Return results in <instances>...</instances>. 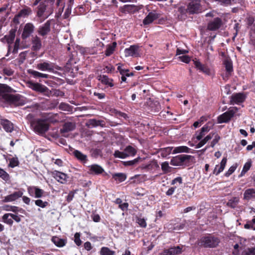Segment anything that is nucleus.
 <instances>
[{
    "mask_svg": "<svg viewBox=\"0 0 255 255\" xmlns=\"http://www.w3.org/2000/svg\"><path fill=\"white\" fill-rule=\"evenodd\" d=\"M44 193V190L35 186V192H34V197L35 198H41L43 196Z\"/></svg>",
    "mask_w": 255,
    "mask_h": 255,
    "instance_id": "nucleus-47",
    "label": "nucleus"
},
{
    "mask_svg": "<svg viewBox=\"0 0 255 255\" xmlns=\"http://www.w3.org/2000/svg\"><path fill=\"white\" fill-rule=\"evenodd\" d=\"M68 147L69 148H66V150L68 151L69 153L72 152L76 158H77L78 159L82 161L86 162L87 160V156L86 155L83 154L80 151L77 150H74L69 145H68Z\"/></svg>",
    "mask_w": 255,
    "mask_h": 255,
    "instance_id": "nucleus-18",
    "label": "nucleus"
},
{
    "mask_svg": "<svg viewBox=\"0 0 255 255\" xmlns=\"http://www.w3.org/2000/svg\"><path fill=\"white\" fill-rule=\"evenodd\" d=\"M255 218L253 219L251 221H248L247 223L244 225V228L246 229H252L255 230Z\"/></svg>",
    "mask_w": 255,
    "mask_h": 255,
    "instance_id": "nucleus-45",
    "label": "nucleus"
},
{
    "mask_svg": "<svg viewBox=\"0 0 255 255\" xmlns=\"http://www.w3.org/2000/svg\"><path fill=\"white\" fill-rule=\"evenodd\" d=\"M46 10V5L43 4H40L38 6L37 15L38 17H41Z\"/></svg>",
    "mask_w": 255,
    "mask_h": 255,
    "instance_id": "nucleus-48",
    "label": "nucleus"
},
{
    "mask_svg": "<svg viewBox=\"0 0 255 255\" xmlns=\"http://www.w3.org/2000/svg\"><path fill=\"white\" fill-rule=\"evenodd\" d=\"M20 45V39L19 38H17L14 42V48L12 51L13 53H17L18 52V50L19 48Z\"/></svg>",
    "mask_w": 255,
    "mask_h": 255,
    "instance_id": "nucleus-54",
    "label": "nucleus"
},
{
    "mask_svg": "<svg viewBox=\"0 0 255 255\" xmlns=\"http://www.w3.org/2000/svg\"><path fill=\"white\" fill-rule=\"evenodd\" d=\"M182 253V248L179 246L164 250L160 255H178Z\"/></svg>",
    "mask_w": 255,
    "mask_h": 255,
    "instance_id": "nucleus-15",
    "label": "nucleus"
},
{
    "mask_svg": "<svg viewBox=\"0 0 255 255\" xmlns=\"http://www.w3.org/2000/svg\"><path fill=\"white\" fill-rule=\"evenodd\" d=\"M90 174H100L102 173L104 170L98 164H93L89 166Z\"/></svg>",
    "mask_w": 255,
    "mask_h": 255,
    "instance_id": "nucleus-27",
    "label": "nucleus"
},
{
    "mask_svg": "<svg viewBox=\"0 0 255 255\" xmlns=\"http://www.w3.org/2000/svg\"><path fill=\"white\" fill-rule=\"evenodd\" d=\"M222 24V20L220 18L217 17L208 23V29L210 30L214 31L219 28Z\"/></svg>",
    "mask_w": 255,
    "mask_h": 255,
    "instance_id": "nucleus-16",
    "label": "nucleus"
},
{
    "mask_svg": "<svg viewBox=\"0 0 255 255\" xmlns=\"http://www.w3.org/2000/svg\"><path fill=\"white\" fill-rule=\"evenodd\" d=\"M28 74L32 75L34 78H48L49 75L46 74L42 73L37 71H35L32 69H28L27 70Z\"/></svg>",
    "mask_w": 255,
    "mask_h": 255,
    "instance_id": "nucleus-30",
    "label": "nucleus"
},
{
    "mask_svg": "<svg viewBox=\"0 0 255 255\" xmlns=\"http://www.w3.org/2000/svg\"><path fill=\"white\" fill-rule=\"evenodd\" d=\"M187 11L191 14L198 13L201 11V6L199 1H192L188 5Z\"/></svg>",
    "mask_w": 255,
    "mask_h": 255,
    "instance_id": "nucleus-11",
    "label": "nucleus"
},
{
    "mask_svg": "<svg viewBox=\"0 0 255 255\" xmlns=\"http://www.w3.org/2000/svg\"><path fill=\"white\" fill-rule=\"evenodd\" d=\"M220 137L217 133H210L207 135L203 139L201 140L199 143H206L212 139L211 143H216L219 142Z\"/></svg>",
    "mask_w": 255,
    "mask_h": 255,
    "instance_id": "nucleus-14",
    "label": "nucleus"
},
{
    "mask_svg": "<svg viewBox=\"0 0 255 255\" xmlns=\"http://www.w3.org/2000/svg\"><path fill=\"white\" fill-rule=\"evenodd\" d=\"M178 58L182 62H185L186 63H188L191 60L190 58L188 56L184 55L179 56Z\"/></svg>",
    "mask_w": 255,
    "mask_h": 255,
    "instance_id": "nucleus-57",
    "label": "nucleus"
},
{
    "mask_svg": "<svg viewBox=\"0 0 255 255\" xmlns=\"http://www.w3.org/2000/svg\"><path fill=\"white\" fill-rule=\"evenodd\" d=\"M170 167L167 162H164L161 164V169L165 172L167 173L170 171Z\"/></svg>",
    "mask_w": 255,
    "mask_h": 255,
    "instance_id": "nucleus-53",
    "label": "nucleus"
},
{
    "mask_svg": "<svg viewBox=\"0 0 255 255\" xmlns=\"http://www.w3.org/2000/svg\"><path fill=\"white\" fill-rule=\"evenodd\" d=\"M90 153L92 157L97 158L102 155V150L99 147H93L90 149Z\"/></svg>",
    "mask_w": 255,
    "mask_h": 255,
    "instance_id": "nucleus-37",
    "label": "nucleus"
},
{
    "mask_svg": "<svg viewBox=\"0 0 255 255\" xmlns=\"http://www.w3.org/2000/svg\"><path fill=\"white\" fill-rule=\"evenodd\" d=\"M237 167V165H234L231 166L229 170L226 172L225 176L228 177L231 175L235 171Z\"/></svg>",
    "mask_w": 255,
    "mask_h": 255,
    "instance_id": "nucleus-56",
    "label": "nucleus"
},
{
    "mask_svg": "<svg viewBox=\"0 0 255 255\" xmlns=\"http://www.w3.org/2000/svg\"><path fill=\"white\" fill-rule=\"evenodd\" d=\"M27 86L33 90L44 93V94L47 96H49L51 92L47 87L38 83H33L31 81H28L27 82Z\"/></svg>",
    "mask_w": 255,
    "mask_h": 255,
    "instance_id": "nucleus-4",
    "label": "nucleus"
},
{
    "mask_svg": "<svg viewBox=\"0 0 255 255\" xmlns=\"http://www.w3.org/2000/svg\"><path fill=\"white\" fill-rule=\"evenodd\" d=\"M34 29V26L31 23H26L23 28V30L21 35L23 39H25L32 34Z\"/></svg>",
    "mask_w": 255,
    "mask_h": 255,
    "instance_id": "nucleus-13",
    "label": "nucleus"
},
{
    "mask_svg": "<svg viewBox=\"0 0 255 255\" xmlns=\"http://www.w3.org/2000/svg\"><path fill=\"white\" fill-rule=\"evenodd\" d=\"M191 156L188 155H180L171 160L170 163L172 165L178 166L182 164L186 160H189Z\"/></svg>",
    "mask_w": 255,
    "mask_h": 255,
    "instance_id": "nucleus-12",
    "label": "nucleus"
},
{
    "mask_svg": "<svg viewBox=\"0 0 255 255\" xmlns=\"http://www.w3.org/2000/svg\"><path fill=\"white\" fill-rule=\"evenodd\" d=\"M16 31V29H11L9 31L8 34L4 36V38L8 44H11L14 40Z\"/></svg>",
    "mask_w": 255,
    "mask_h": 255,
    "instance_id": "nucleus-32",
    "label": "nucleus"
},
{
    "mask_svg": "<svg viewBox=\"0 0 255 255\" xmlns=\"http://www.w3.org/2000/svg\"><path fill=\"white\" fill-rule=\"evenodd\" d=\"M244 200L250 201L255 199V188H249L244 193Z\"/></svg>",
    "mask_w": 255,
    "mask_h": 255,
    "instance_id": "nucleus-24",
    "label": "nucleus"
},
{
    "mask_svg": "<svg viewBox=\"0 0 255 255\" xmlns=\"http://www.w3.org/2000/svg\"><path fill=\"white\" fill-rule=\"evenodd\" d=\"M115 254V251L111 250L108 247H102L100 251L101 255H114Z\"/></svg>",
    "mask_w": 255,
    "mask_h": 255,
    "instance_id": "nucleus-42",
    "label": "nucleus"
},
{
    "mask_svg": "<svg viewBox=\"0 0 255 255\" xmlns=\"http://www.w3.org/2000/svg\"><path fill=\"white\" fill-rule=\"evenodd\" d=\"M224 65L227 72V77H228L233 71L232 63L230 60H226L224 61Z\"/></svg>",
    "mask_w": 255,
    "mask_h": 255,
    "instance_id": "nucleus-40",
    "label": "nucleus"
},
{
    "mask_svg": "<svg viewBox=\"0 0 255 255\" xmlns=\"http://www.w3.org/2000/svg\"><path fill=\"white\" fill-rule=\"evenodd\" d=\"M227 157H224L222 159V160L220 163V164L217 165L215 166V169L213 171V173L214 174L217 175L219 173H220L221 172H222L225 167L226 164L227 163Z\"/></svg>",
    "mask_w": 255,
    "mask_h": 255,
    "instance_id": "nucleus-25",
    "label": "nucleus"
},
{
    "mask_svg": "<svg viewBox=\"0 0 255 255\" xmlns=\"http://www.w3.org/2000/svg\"><path fill=\"white\" fill-rule=\"evenodd\" d=\"M242 255H254L252 248H248L245 250L242 253Z\"/></svg>",
    "mask_w": 255,
    "mask_h": 255,
    "instance_id": "nucleus-60",
    "label": "nucleus"
},
{
    "mask_svg": "<svg viewBox=\"0 0 255 255\" xmlns=\"http://www.w3.org/2000/svg\"><path fill=\"white\" fill-rule=\"evenodd\" d=\"M99 80L104 84L108 85L110 87L114 86V84L112 83V79L109 78L107 76L100 75L99 77Z\"/></svg>",
    "mask_w": 255,
    "mask_h": 255,
    "instance_id": "nucleus-35",
    "label": "nucleus"
},
{
    "mask_svg": "<svg viewBox=\"0 0 255 255\" xmlns=\"http://www.w3.org/2000/svg\"><path fill=\"white\" fill-rule=\"evenodd\" d=\"M54 178L59 182L64 184L67 182V175L62 172L54 171L53 173Z\"/></svg>",
    "mask_w": 255,
    "mask_h": 255,
    "instance_id": "nucleus-20",
    "label": "nucleus"
},
{
    "mask_svg": "<svg viewBox=\"0 0 255 255\" xmlns=\"http://www.w3.org/2000/svg\"><path fill=\"white\" fill-rule=\"evenodd\" d=\"M209 125V123L204 126L200 131H197L196 132L195 136L193 137L194 142H197L198 141H200L203 136L210 130L211 127Z\"/></svg>",
    "mask_w": 255,
    "mask_h": 255,
    "instance_id": "nucleus-8",
    "label": "nucleus"
},
{
    "mask_svg": "<svg viewBox=\"0 0 255 255\" xmlns=\"http://www.w3.org/2000/svg\"><path fill=\"white\" fill-rule=\"evenodd\" d=\"M240 199L238 197H234L229 200L227 206L232 208H235L239 203Z\"/></svg>",
    "mask_w": 255,
    "mask_h": 255,
    "instance_id": "nucleus-36",
    "label": "nucleus"
},
{
    "mask_svg": "<svg viewBox=\"0 0 255 255\" xmlns=\"http://www.w3.org/2000/svg\"><path fill=\"white\" fill-rule=\"evenodd\" d=\"M126 56L137 57L139 56V48L137 45H131L128 48L125 50Z\"/></svg>",
    "mask_w": 255,
    "mask_h": 255,
    "instance_id": "nucleus-10",
    "label": "nucleus"
},
{
    "mask_svg": "<svg viewBox=\"0 0 255 255\" xmlns=\"http://www.w3.org/2000/svg\"><path fill=\"white\" fill-rule=\"evenodd\" d=\"M35 186H30L27 188V192L31 196L34 197Z\"/></svg>",
    "mask_w": 255,
    "mask_h": 255,
    "instance_id": "nucleus-62",
    "label": "nucleus"
},
{
    "mask_svg": "<svg viewBox=\"0 0 255 255\" xmlns=\"http://www.w3.org/2000/svg\"><path fill=\"white\" fill-rule=\"evenodd\" d=\"M59 108L61 110L66 112H72L73 110V107L65 103H61L59 106Z\"/></svg>",
    "mask_w": 255,
    "mask_h": 255,
    "instance_id": "nucleus-43",
    "label": "nucleus"
},
{
    "mask_svg": "<svg viewBox=\"0 0 255 255\" xmlns=\"http://www.w3.org/2000/svg\"><path fill=\"white\" fill-rule=\"evenodd\" d=\"M23 195V192L21 191H18L14 192L12 194L5 196L4 198L3 201L5 202H12L19 197H21Z\"/></svg>",
    "mask_w": 255,
    "mask_h": 255,
    "instance_id": "nucleus-21",
    "label": "nucleus"
},
{
    "mask_svg": "<svg viewBox=\"0 0 255 255\" xmlns=\"http://www.w3.org/2000/svg\"><path fill=\"white\" fill-rule=\"evenodd\" d=\"M27 54V51L21 52L19 55L18 63L21 64H22L25 60Z\"/></svg>",
    "mask_w": 255,
    "mask_h": 255,
    "instance_id": "nucleus-51",
    "label": "nucleus"
},
{
    "mask_svg": "<svg viewBox=\"0 0 255 255\" xmlns=\"http://www.w3.org/2000/svg\"><path fill=\"white\" fill-rule=\"evenodd\" d=\"M35 204L36 206L42 208L46 207L48 205V203L47 202H44L41 199H38L35 200Z\"/></svg>",
    "mask_w": 255,
    "mask_h": 255,
    "instance_id": "nucleus-49",
    "label": "nucleus"
},
{
    "mask_svg": "<svg viewBox=\"0 0 255 255\" xmlns=\"http://www.w3.org/2000/svg\"><path fill=\"white\" fill-rule=\"evenodd\" d=\"M246 98V96L243 93H236L232 95L231 98V103L232 104H240L243 102Z\"/></svg>",
    "mask_w": 255,
    "mask_h": 255,
    "instance_id": "nucleus-17",
    "label": "nucleus"
},
{
    "mask_svg": "<svg viewBox=\"0 0 255 255\" xmlns=\"http://www.w3.org/2000/svg\"><path fill=\"white\" fill-rule=\"evenodd\" d=\"M158 18L157 14L153 12H149L143 20L144 25H147L152 23Z\"/></svg>",
    "mask_w": 255,
    "mask_h": 255,
    "instance_id": "nucleus-28",
    "label": "nucleus"
},
{
    "mask_svg": "<svg viewBox=\"0 0 255 255\" xmlns=\"http://www.w3.org/2000/svg\"><path fill=\"white\" fill-rule=\"evenodd\" d=\"M2 72L4 75L10 76L13 74L14 71L9 67H5L2 69Z\"/></svg>",
    "mask_w": 255,
    "mask_h": 255,
    "instance_id": "nucleus-50",
    "label": "nucleus"
},
{
    "mask_svg": "<svg viewBox=\"0 0 255 255\" xmlns=\"http://www.w3.org/2000/svg\"><path fill=\"white\" fill-rule=\"evenodd\" d=\"M2 220L4 223L10 226H11L13 223V220L11 217H10V213L4 214L2 217Z\"/></svg>",
    "mask_w": 255,
    "mask_h": 255,
    "instance_id": "nucleus-39",
    "label": "nucleus"
},
{
    "mask_svg": "<svg viewBox=\"0 0 255 255\" xmlns=\"http://www.w3.org/2000/svg\"><path fill=\"white\" fill-rule=\"evenodd\" d=\"M165 152V155H167L171 153H177L181 152L193 153V150L191 149L186 146H180L173 149L172 147H167L163 150Z\"/></svg>",
    "mask_w": 255,
    "mask_h": 255,
    "instance_id": "nucleus-5",
    "label": "nucleus"
},
{
    "mask_svg": "<svg viewBox=\"0 0 255 255\" xmlns=\"http://www.w3.org/2000/svg\"><path fill=\"white\" fill-rule=\"evenodd\" d=\"M113 178L120 182L124 181L127 178L126 175L123 173H115L112 175Z\"/></svg>",
    "mask_w": 255,
    "mask_h": 255,
    "instance_id": "nucleus-38",
    "label": "nucleus"
},
{
    "mask_svg": "<svg viewBox=\"0 0 255 255\" xmlns=\"http://www.w3.org/2000/svg\"><path fill=\"white\" fill-rule=\"evenodd\" d=\"M135 7V5L133 4H126L124 6V10L126 11H129L133 10V8Z\"/></svg>",
    "mask_w": 255,
    "mask_h": 255,
    "instance_id": "nucleus-61",
    "label": "nucleus"
},
{
    "mask_svg": "<svg viewBox=\"0 0 255 255\" xmlns=\"http://www.w3.org/2000/svg\"><path fill=\"white\" fill-rule=\"evenodd\" d=\"M62 115V114H61ZM60 114H55L51 115H49L47 118V120L52 123H59L62 122L63 119L60 117Z\"/></svg>",
    "mask_w": 255,
    "mask_h": 255,
    "instance_id": "nucleus-34",
    "label": "nucleus"
},
{
    "mask_svg": "<svg viewBox=\"0 0 255 255\" xmlns=\"http://www.w3.org/2000/svg\"><path fill=\"white\" fill-rule=\"evenodd\" d=\"M220 240L217 237L209 235L202 237L199 241L198 245L206 248H214L217 247Z\"/></svg>",
    "mask_w": 255,
    "mask_h": 255,
    "instance_id": "nucleus-2",
    "label": "nucleus"
},
{
    "mask_svg": "<svg viewBox=\"0 0 255 255\" xmlns=\"http://www.w3.org/2000/svg\"><path fill=\"white\" fill-rule=\"evenodd\" d=\"M10 217H11L12 220H14L17 223H19L21 221V218L20 216H18L17 214L10 213Z\"/></svg>",
    "mask_w": 255,
    "mask_h": 255,
    "instance_id": "nucleus-63",
    "label": "nucleus"
},
{
    "mask_svg": "<svg viewBox=\"0 0 255 255\" xmlns=\"http://www.w3.org/2000/svg\"><path fill=\"white\" fill-rule=\"evenodd\" d=\"M75 193V191H70L66 198V200L68 202H70L73 200V198H74V195Z\"/></svg>",
    "mask_w": 255,
    "mask_h": 255,
    "instance_id": "nucleus-64",
    "label": "nucleus"
},
{
    "mask_svg": "<svg viewBox=\"0 0 255 255\" xmlns=\"http://www.w3.org/2000/svg\"><path fill=\"white\" fill-rule=\"evenodd\" d=\"M31 13V10L30 8H26L21 10L18 14L14 18L15 21L17 17L25 16L28 15Z\"/></svg>",
    "mask_w": 255,
    "mask_h": 255,
    "instance_id": "nucleus-41",
    "label": "nucleus"
},
{
    "mask_svg": "<svg viewBox=\"0 0 255 255\" xmlns=\"http://www.w3.org/2000/svg\"><path fill=\"white\" fill-rule=\"evenodd\" d=\"M76 128V124L74 122H67L64 124L60 129L62 133H67L73 130Z\"/></svg>",
    "mask_w": 255,
    "mask_h": 255,
    "instance_id": "nucleus-19",
    "label": "nucleus"
},
{
    "mask_svg": "<svg viewBox=\"0 0 255 255\" xmlns=\"http://www.w3.org/2000/svg\"><path fill=\"white\" fill-rule=\"evenodd\" d=\"M238 109L236 107L230 108L228 112L218 117V122L219 123L228 122L234 116V114L238 112Z\"/></svg>",
    "mask_w": 255,
    "mask_h": 255,
    "instance_id": "nucleus-7",
    "label": "nucleus"
},
{
    "mask_svg": "<svg viewBox=\"0 0 255 255\" xmlns=\"http://www.w3.org/2000/svg\"><path fill=\"white\" fill-rule=\"evenodd\" d=\"M0 177L3 180L7 182L9 180L10 177L9 174L3 169L0 168Z\"/></svg>",
    "mask_w": 255,
    "mask_h": 255,
    "instance_id": "nucleus-46",
    "label": "nucleus"
},
{
    "mask_svg": "<svg viewBox=\"0 0 255 255\" xmlns=\"http://www.w3.org/2000/svg\"><path fill=\"white\" fill-rule=\"evenodd\" d=\"M194 64L195 66L201 71L203 72V73L209 75L210 71L209 68L207 67L206 66L202 64L199 61H194Z\"/></svg>",
    "mask_w": 255,
    "mask_h": 255,
    "instance_id": "nucleus-33",
    "label": "nucleus"
},
{
    "mask_svg": "<svg viewBox=\"0 0 255 255\" xmlns=\"http://www.w3.org/2000/svg\"><path fill=\"white\" fill-rule=\"evenodd\" d=\"M80 237V234L79 233H76L74 235V242L78 246H80L82 244Z\"/></svg>",
    "mask_w": 255,
    "mask_h": 255,
    "instance_id": "nucleus-55",
    "label": "nucleus"
},
{
    "mask_svg": "<svg viewBox=\"0 0 255 255\" xmlns=\"http://www.w3.org/2000/svg\"><path fill=\"white\" fill-rule=\"evenodd\" d=\"M0 124L6 132H11L13 129L12 123L7 120H1Z\"/></svg>",
    "mask_w": 255,
    "mask_h": 255,
    "instance_id": "nucleus-29",
    "label": "nucleus"
},
{
    "mask_svg": "<svg viewBox=\"0 0 255 255\" xmlns=\"http://www.w3.org/2000/svg\"><path fill=\"white\" fill-rule=\"evenodd\" d=\"M32 49L34 51L39 50L41 47V39L37 36L32 37L31 38Z\"/></svg>",
    "mask_w": 255,
    "mask_h": 255,
    "instance_id": "nucleus-26",
    "label": "nucleus"
},
{
    "mask_svg": "<svg viewBox=\"0 0 255 255\" xmlns=\"http://www.w3.org/2000/svg\"><path fill=\"white\" fill-rule=\"evenodd\" d=\"M18 163L19 162L17 158H12L9 160V166L11 168H14L18 165Z\"/></svg>",
    "mask_w": 255,
    "mask_h": 255,
    "instance_id": "nucleus-52",
    "label": "nucleus"
},
{
    "mask_svg": "<svg viewBox=\"0 0 255 255\" xmlns=\"http://www.w3.org/2000/svg\"><path fill=\"white\" fill-rule=\"evenodd\" d=\"M116 45V42H114L113 43L112 45H108L105 52V54L106 56H109L113 53V52L115 50Z\"/></svg>",
    "mask_w": 255,
    "mask_h": 255,
    "instance_id": "nucleus-44",
    "label": "nucleus"
},
{
    "mask_svg": "<svg viewBox=\"0 0 255 255\" xmlns=\"http://www.w3.org/2000/svg\"><path fill=\"white\" fill-rule=\"evenodd\" d=\"M52 242L58 247H64L67 242L66 240L60 239L57 237H53L52 238Z\"/></svg>",
    "mask_w": 255,
    "mask_h": 255,
    "instance_id": "nucleus-31",
    "label": "nucleus"
},
{
    "mask_svg": "<svg viewBox=\"0 0 255 255\" xmlns=\"http://www.w3.org/2000/svg\"><path fill=\"white\" fill-rule=\"evenodd\" d=\"M50 21H47L46 23L39 28L38 30L39 34L42 36L47 35L50 31Z\"/></svg>",
    "mask_w": 255,
    "mask_h": 255,
    "instance_id": "nucleus-22",
    "label": "nucleus"
},
{
    "mask_svg": "<svg viewBox=\"0 0 255 255\" xmlns=\"http://www.w3.org/2000/svg\"><path fill=\"white\" fill-rule=\"evenodd\" d=\"M206 120H207L206 118L202 116L200 118V119L198 121H196L194 123L193 126L195 128H197L199 126V124H201L202 123H203L204 121H206Z\"/></svg>",
    "mask_w": 255,
    "mask_h": 255,
    "instance_id": "nucleus-58",
    "label": "nucleus"
},
{
    "mask_svg": "<svg viewBox=\"0 0 255 255\" xmlns=\"http://www.w3.org/2000/svg\"><path fill=\"white\" fill-rule=\"evenodd\" d=\"M3 209L7 211H11L15 212L18 210V208L15 206H5L3 207Z\"/></svg>",
    "mask_w": 255,
    "mask_h": 255,
    "instance_id": "nucleus-59",
    "label": "nucleus"
},
{
    "mask_svg": "<svg viewBox=\"0 0 255 255\" xmlns=\"http://www.w3.org/2000/svg\"><path fill=\"white\" fill-rule=\"evenodd\" d=\"M136 153V150L131 146L128 145L123 151H116L114 155L116 157L125 158L130 156H133Z\"/></svg>",
    "mask_w": 255,
    "mask_h": 255,
    "instance_id": "nucleus-6",
    "label": "nucleus"
},
{
    "mask_svg": "<svg viewBox=\"0 0 255 255\" xmlns=\"http://www.w3.org/2000/svg\"><path fill=\"white\" fill-rule=\"evenodd\" d=\"M36 68L42 71H54V66L52 63L47 61H43L36 65Z\"/></svg>",
    "mask_w": 255,
    "mask_h": 255,
    "instance_id": "nucleus-9",
    "label": "nucleus"
},
{
    "mask_svg": "<svg viewBox=\"0 0 255 255\" xmlns=\"http://www.w3.org/2000/svg\"><path fill=\"white\" fill-rule=\"evenodd\" d=\"M31 125L35 132L40 134L45 132L49 128L48 123L44 120H38L35 123L31 122Z\"/></svg>",
    "mask_w": 255,
    "mask_h": 255,
    "instance_id": "nucleus-3",
    "label": "nucleus"
},
{
    "mask_svg": "<svg viewBox=\"0 0 255 255\" xmlns=\"http://www.w3.org/2000/svg\"><path fill=\"white\" fill-rule=\"evenodd\" d=\"M86 126L88 128L96 127L100 126L101 127H105L106 123L103 120H97L96 119H90L86 124Z\"/></svg>",
    "mask_w": 255,
    "mask_h": 255,
    "instance_id": "nucleus-23",
    "label": "nucleus"
},
{
    "mask_svg": "<svg viewBox=\"0 0 255 255\" xmlns=\"http://www.w3.org/2000/svg\"><path fill=\"white\" fill-rule=\"evenodd\" d=\"M11 91L12 89L7 85L0 84V100L15 106L24 105V101L21 96L7 93Z\"/></svg>",
    "mask_w": 255,
    "mask_h": 255,
    "instance_id": "nucleus-1",
    "label": "nucleus"
}]
</instances>
